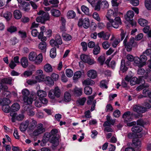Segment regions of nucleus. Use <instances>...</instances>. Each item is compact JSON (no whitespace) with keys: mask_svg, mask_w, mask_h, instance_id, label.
I'll return each instance as SVG.
<instances>
[{"mask_svg":"<svg viewBox=\"0 0 151 151\" xmlns=\"http://www.w3.org/2000/svg\"><path fill=\"white\" fill-rule=\"evenodd\" d=\"M23 101L24 104L27 105L31 104L33 101V99L30 96H29L26 97H24Z\"/></svg>","mask_w":151,"mask_h":151,"instance_id":"22","label":"nucleus"},{"mask_svg":"<svg viewBox=\"0 0 151 151\" xmlns=\"http://www.w3.org/2000/svg\"><path fill=\"white\" fill-rule=\"evenodd\" d=\"M89 56L87 55L82 54L81 55L80 58L83 62L86 63L88 60L89 59Z\"/></svg>","mask_w":151,"mask_h":151,"instance_id":"44","label":"nucleus"},{"mask_svg":"<svg viewBox=\"0 0 151 151\" xmlns=\"http://www.w3.org/2000/svg\"><path fill=\"white\" fill-rule=\"evenodd\" d=\"M142 128L140 127L135 125L132 128V131L134 133H139L142 130Z\"/></svg>","mask_w":151,"mask_h":151,"instance_id":"28","label":"nucleus"},{"mask_svg":"<svg viewBox=\"0 0 151 151\" xmlns=\"http://www.w3.org/2000/svg\"><path fill=\"white\" fill-rule=\"evenodd\" d=\"M37 14L39 15H41V16L37 17V22L44 24L46 21L50 20V16L48 12H45L42 10H40L37 13Z\"/></svg>","mask_w":151,"mask_h":151,"instance_id":"2","label":"nucleus"},{"mask_svg":"<svg viewBox=\"0 0 151 151\" xmlns=\"http://www.w3.org/2000/svg\"><path fill=\"white\" fill-rule=\"evenodd\" d=\"M19 8L25 12H28L30 10V4L27 2L23 1L22 3L19 5Z\"/></svg>","mask_w":151,"mask_h":151,"instance_id":"8","label":"nucleus"},{"mask_svg":"<svg viewBox=\"0 0 151 151\" xmlns=\"http://www.w3.org/2000/svg\"><path fill=\"white\" fill-rule=\"evenodd\" d=\"M131 112L127 111L125 112L123 114L122 116L123 118L124 119V122L125 123H127V122L130 121L131 119L130 115L131 114Z\"/></svg>","mask_w":151,"mask_h":151,"instance_id":"14","label":"nucleus"},{"mask_svg":"<svg viewBox=\"0 0 151 151\" xmlns=\"http://www.w3.org/2000/svg\"><path fill=\"white\" fill-rule=\"evenodd\" d=\"M14 18L17 19H20L22 16L21 13L18 10H16L14 11Z\"/></svg>","mask_w":151,"mask_h":151,"instance_id":"27","label":"nucleus"},{"mask_svg":"<svg viewBox=\"0 0 151 151\" xmlns=\"http://www.w3.org/2000/svg\"><path fill=\"white\" fill-rule=\"evenodd\" d=\"M83 83L86 85H91L95 83V82L91 79H88L85 80L83 82Z\"/></svg>","mask_w":151,"mask_h":151,"instance_id":"40","label":"nucleus"},{"mask_svg":"<svg viewBox=\"0 0 151 151\" xmlns=\"http://www.w3.org/2000/svg\"><path fill=\"white\" fill-rule=\"evenodd\" d=\"M130 3L132 5L136 6L139 4V0H131L130 1Z\"/></svg>","mask_w":151,"mask_h":151,"instance_id":"54","label":"nucleus"},{"mask_svg":"<svg viewBox=\"0 0 151 151\" xmlns=\"http://www.w3.org/2000/svg\"><path fill=\"white\" fill-rule=\"evenodd\" d=\"M87 75L89 78L94 79L97 76V73L96 71L94 70H90L87 72Z\"/></svg>","mask_w":151,"mask_h":151,"instance_id":"12","label":"nucleus"},{"mask_svg":"<svg viewBox=\"0 0 151 151\" xmlns=\"http://www.w3.org/2000/svg\"><path fill=\"white\" fill-rule=\"evenodd\" d=\"M37 95L40 99L45 97L47 96V93L45 91L42 90H40L37 91Z\"/></svg>","mask_w":151,"mask_h":151,"instance_id":"24","label":"nucleus"},{"mask_svg":"<svg viewBox=\"0 0 151 151\" xmlns=\"http://www.w3.org/2000/svg\"><path fill=\"white\" fill-rule=\"evenodd\" d=\"M37 122L34 119H31L28 126V128L31 130H33L37 126Z\"/></svg>","mask_w":151,"mask_h":151,"instance_id":"13","label":"nucleus"},{"mask_svg":"<svg viewBox=\"0 0 151 151\" xmlns=\"http://www.w3.org/2000/svg\"><path fill=\"white\" fill-rule=\"evenodd\" d=\"M44 69L45 71L48 73L51 72L53 70L52 68L49 64H46L44 66Z\"/></svg>","mask_w":151,"mask_h":151,"instance_id":"23","label":"nucleus"},{"mask_svg":"<svg viewBox=\"0 0 151 151\" xmlns=\"http://www.w3.org/2000/svg\"><path fill=\"white\" fill-rule=\"evenodd\" d=\"M136 123L137 125H139L141 127H144V125L146 124V122L142 119H139L137 120Z\"/></svg>","mask_w":151,"mask_h":151,"instance_id":"45","label":"nucleus"},{"mask_svg":"<svg viewBox=\"0 0 151 151\" xmlns=\"http://www.w3.org/2000/svg\"><path fill=\"white\" fill-rule=\"evenodd\" d=\"M138 84L141 83L142 85H145V81L143 78L141 77H139V78H137Z\"/></svg>","mask_w":151,"mask_h":151,"instance_id":"57","label":"nucleus"},{"mask_svg":"<svg viewBox=\"0 0 151 151\" xmlns=\"http://www.w3.org/2000/svg\"><path fill=\"white\" fill-rule=\"evenodd\" d=\"M134 63L137 64V65L139 68H141L142 66H140L139 65L142 64V63L140 60V58L138 57H135L134 58Z\"/></svg>","mask_w":151,"mask_h":151,"instance_id":"43","label":"nucleus"},{"mask_svg":"<svg viewBox=\"0 0 151 151\" xmlns=\"http://www.w3.org/2000/svg\"><path fill=\"white\" fill-rule=\"evenodd\" d=\"M98 61L101 63V65H103L105 60V58L103 56H100L98 59Z\"/></svg>","mask_w":151,"mask_h":151,"instance_id":"52","label":"nucleus"},{"mask_svg":"<svg viewBox=\"0 0 151 151\" xmlns=\"http://www.w3.org/2000/svg\"><path fill=\"white\" fill-rule=\"evenodd\" d=\"M113 110V108L111 105L110 104H107L106 106L105 111L106 112L108 111H112Z\"/></svg>","mask_w":151,"mask_h":151,"instance_id":"56","label":"nucleus"},{"mask_svg":"<svg viewBox=\"0 0 151 151\" xmlns=\"http://www.w3.org/2000/svg\"><path fill=\"white\" fill-rule=\"evenodd\" d=\"M98 37L100 38H102L105 40H108L110 36V35L107 34L102 31L97 34Z\"/></svg>","mask_w":151,"mask_h":151,"instance_id":"16","label":"nucleus"},{"mask_svg":"<svg viewBox=\"0 0 151 151\" xmlns=\"http://www.w3.org/2000/svg\"><path fill=\"white\" fill-rule=\"evenodd\" d=\"M52 90L56 97L59 98L60 96L61 91L58 87H56L54 89Z\"/></svg>","mask_w":151,"mask_h":151,"instance_id":"31","label":"nucleus"},{"mask_svg":"<svg viewBox=\"0 0 151 151\" xmlns=\"http://www.w3.org/2000/svg\"><path fill=\"white\" fill-rule=\"evenodd\" d=\"M59 76L57 74L55 73H53L51 76V78L53 80L56 81L58 78Z\"/></svg>","mask_w":151,"mask_h":151,"instance_id":"63","label":"nucleus"},{"mask_svg":"<svg viewBox=\"0 0 151 151\" xmlns=\"http://www.w3.org/2000/svg\"><path fill=\"white\" fill-rule=\"evenodd\" d=\"M81 9L84 13L87 15H90L89 8L84 5H83L81 7Z\"/></svg>","mask_w":151,"mask_h":151,"instance_id":"33","label":"nucleus"},{"mask_svg":"<svg viewBox=\"0 0 151 151\" xmlns=\"http://www.w3.org/2000/svg\"><path fill=\"white\" fill-rule=\"evenodd\" d=\"M139 58L142 63V64H140L139 66H143L146 64L145 62L147 59V57L144 55H142L140 56Z\"/></svg>","mask_w":151,"mask_h":151,"instance_id":"26","label":"nucleus"},{"mask_svg":"<svg viewBox=\"0 0 151 151\" xmlns=\"http://www.w3.org/2000/svg\"><path fill=\"white\" fill-rule=\"evenodd\" d=\"M37 56L36 53L34 52H31L29 55L28 58L29 60L34 61L36 58Z\"/></svg>","mask_w":151,"mask_h":151,"instance_id":"32","label":"nucleus"},{"mask_svg":"<svg viewBox=\"0 0 151 151\" xmlns=\"http://www.w3.org/2000/svg\"><path fill=\"white\" fill-rule=\"evenodd\" d=\"M37 127V129L33 132V134L34 136H38L45 132V129L43 127V124L41 123L38 124Z\"/></svg>","mask_w":151,"mask_h":151,"instance_id":"5","label":"nucleus"},{"mask_svg":"<svg viewBox=\"0 0 151 151\" xmlns=\"http://www.w3.org/2000/svg\"><path fill=\"white\" fill-rule=\"evenodd\" d=\"M67 16L68 18L72 19L75 17L76 13L73 11L70 10L68 12Z\"/></svg>","mask_w":151,"mask_h":151,"instance_id":"36","label":"nucleus"},{"mask_svg":"<svg viewBox=\"0 0 151 151\" xmlns=\"http://www.w3.org/2000/svg\"><path fill=\"white\" fill-rule=\"evenodd\" d=\"M22 93L23 98L29 96V91L27 89H23L22 90Z\"/></svg>","mask_w":151,"mask_h":151,"instance_id":"42","label":"nucleus"},{"mask_svg":"<svg viewBox=\"0 0 151 151\" xmlns=\"http://www.w3.org/2000/svg\"><path fill=\"white\" fill-rule=\"evenodd\" d=\"M62 36L64 39L66 41H69L71 39V36L68 34L63 33Z\"/></svg>","mask_w":151,"mask_h":151,"instance_id":"49","label":"nucleus"},{"mask_svg":"<svg viewBox=\"0 0 151 151\" xmlns=\"http://www.w3.org/2000/svg\"><path fill=\"white\" fill-rule=\"evenodd\" d=\"M66 74L68 77H71L73 74V71L71 69H67L66 70Z\"/></svg>","mask_w":151,"mask_h":151,"instance_id":"51","label":"nucleus"},{"mask_svg":"<svg viewBox=\"0 0 151 151\" xmlns=\"http://www.w3.org/2000/svg\"><path fill=\"white\" fill-rule=\"evenodd\" d=\"M7 30L8 31L12 33L15 32L17 30V28L14 26H11L8 28Z\"/></svg>","mask_w":151,"mask_h":151,"instance_id":"53","label":"nucleus"},{"mask_svg":"<svg viewBox=\"0 0 151 151\" xmlns=\"http://www.w3.org/2000/svg\"><path fill=\"white\" fill-rule=\"evenodd\" d=\"M12 79L10 78H5L2 79L1 80V82L3 83H7L10 84L11 83Z\"/></svg>","mask_w":151,"mask_h":151,"instance_id":"39","label":"nucleus"},{"mask_svg":"<svg viewBox=\"0 0 151 151\" xmlns=\"http://www.w3.org/2000/svg\"><path fill=\"white\" fill-rule=\"evenodd\" d=\"M130 84L132 86H133L137 83V78L136 77H134L131 79L130 81Z\"/></svg>","mask_w":151,"mask_h":151,"instance_id":"46","label":"nucleus"},{"mask_svg":"<svg viewBox=\"0 0 151 151\" xmlns=\"http://www.w3.org/2000/svg\"><path fill=\"white\" fill-rule=\"evenodd\" d=\"M20 63L24 68H27L28 65V62L27 58L25 57H22L21 59Z\"/></svg>","mask_w":151,"mask_h":151,"instance_id":"15","label":"nucleus"},{"mask_svg":"<svg viewBox=\"0 0 151 151\" xmlns=\"http://www.w3.org/2000/svg\"><path fill=\"white\" fill-rule=\"evenodd\" d=\"M20 109V106L17 103H14L11 107V111L12 112L18 111Z\"/></svg>","mask_w":151,"mask_h":151,"instance_id":"21","label":"nucleus"},{"mask_svg":"<svg viewBox=\"0 0 151 151\" xmlns=\"http://www.w3.org/2000/svg\"><path fill=\"white\" fill-rule=\"evenodd\" d=\"M106 17L109 21L107 24V27L108 28L112 26L114 28H117L119 27V24H122L120 17H116L115 13L112 10H108Z\"/></svg>","mask_w":151,"mask_h":151,"instance_id":"1","label":"nucleus"},{"mask_svg":"<svg viewBox=\"0 0 151 151\" xmlns=\"http://www.w3.org/2000/svg\"><path fill=\"white\" fill-rule=\"evenodd\" d=\"M120 30L121 31V33L120 34L121 41H122L125 37L126 32L122 29H120Z\"/></svg>","mask_w":151,"mask_h":151,"instance_id":"62","label":"nucleus"},{"mask_svg":"<svg viewBox=\"0 0 151 151\" xmlns=\"http://www.w3.org/2000/svg\"><path fill=\"white\" fill-rule=\"evenodd\" d=\"M134 15V13L132 11H129L127 12L126 16L124 17L127 21L129 20L130 19L132 18Z\"/></svg>","mask_w":151,"mask_h":151,"instance_id":"17","label":"nucleus"},{"mask_svg":"<svg viewBox=\"0 0 151 151\" xmlns=\"http://www.w3.org/2000/svg\"><path fill=\"white\" fill-rule=\"evenodd\" d=\"M50 45L52 47H58L57 44V43L55 40L54 39H51L50 40Z\"/></svg>","mask_w":151,"mask_h":151,"instance_id":"58","label":"nucleus"},{"mask_svg":"<svg viewBox=\"0 0 151 151\" xmlns=\"http://www.w3.org/2000/svg\"><path fill=\"white\" fill-rule=\"evenodd\" d=\"M12 16V14L9 12H7L4 14V17L7 20H9Z\"/></svg>","mask_w":151,"mask_h":151,"instance_id":"50","label":"nucleus"},{"mask_svg":"<svg viewBox=\"0 0 151 151\" xmlns=\"http://www.w3.org/2000/svg\"><path fill=\"white\" fill-rule=\"evenodd\" d=\"M35 58L34 61H35V63L37 65L39 64L42 60V54L40 53Z\"/></svg>","mask_w":151,"mask_h":151,"instance_id":"20","label":"nucleus"},{"mask_svg":"<svg viewBox=\"0 0 151 151\" xmlns=\"http://www.w3.org/2000/svg\"><path fill=\"white\" fill-rule=\"evenodd\" d=\"M78 25L79 27H83L86 29H87L90 26V21L88 18H86L83 19L82 18L79 19L78 22Z\"/></svg>","mask_w":151,"mask_h":151,"instance_id":"4","label":"nucleus"},{"mask_svg":"<svg viewBox=\"0 0 151 151\" xmlns=\"http://www.w3.org/2000/svg\"><path fill=\"white\" fill-rule=\"evenodd\" d=\"M81 75V73L80 71L76 72L74 74L73 79L74 80H77L79 78Z\"/></svg>","mask_w":151,"mask_h":151,"instance_id":"41","label":"nucleus"},{"mask_svg":"<svg viewBox=\"0 0 151 151\" xmlns=\"http://www.w3.org/2000/svg\"><path fill=\"white\" fill-rule=\"evenodd\" d=\"M32 71L26 70L24 71L23 73V75L24 76L27 77L32 75Z\"/></svg>","mask_w":151,"mask_h":151,"instance_id":"60","label":"nucleus"},{"mask_svg":"<svg viewBox=\"0 0 151 151\" xmlns=\"http://www.w3.org/2000/svg\"><path fill=\"white\" fill-rule=\"evenodd\" d=\"M56 55V48H52L50 52V56L52 58H55Z\"/></svg>","mask_w":151,"mask_h":151,"instance_id":"37","label":"nucleus"},{"mask_svg":"<svg viewBox=\"0 0 151 151\" xmlns=\"http://www.w3.org/2000/svg\"><path fill=\"white\" fill-rule=\"evenodd\" d=\"M51 12L52 16L56 17H59L61 14L59 10L54 9L51 10Z\"/></svg>","mask_w":151,"mask_h":151,"instance_id":"18","label":"nucleus"},{"mask_svg":"<svg viewBox=\"0 0 151 151\" xmlns=\"http://www.w3.org/2000/svg\"><path fill=\"white\" fill-rule=\"evenodd\" d=\"M138 22L141 26L142 27L146 26L148 24V22L147 20L143 19H139Z\"/></svg>","mask_w":151,"mask_h":151,"instance_id":"30","label":"nucleus"},{"mask_svg":"<svg viewBox=\"0 0 151 151\" xmlns=\"http://www.w3.org/2000/svg\"><path fill=\"white\" fill-rule=\"evenodd\" d=\"M92 89L89 86H86L84 88V93L87 95H91L92 93Z\"/></svg>","mask_w":151,"mask_h":151,"instance_id":"29","label":"nucleus"},{"mask_svg":"<svg viewBox=\"0 0 151 151\" xmlns=\"http://www.w3.org/2000/svg\"><path fill=\"white\" fill-rule=\"evenodd\" d=\"M86 99L85 97L81 99H80L77 101V103L79 105H83L86 101Z\"/></svg>","mask_w":151,"mask_h":151,"instance_id":"47","label":"nucleus"},{"mask_svg":"<svg viewBox=\"0 0 151 151\" xmlns=\"http://www.w3.org/2000/svg\"><path fill=\"white\" fill-rule=\"evenodd\" d=\"M145 5L147 9L151 10V2L150 0H145Z\"/></svg>","mask_w":151,"mask_h":151,"instance_id":"38","label":"nucleus"},{"mask_svg":"<svg viewBox=\"0 0 151 151\" xmlns=\"http://www.w3.org/2000/svg\"><path fill=\"white\" fill-rule=\"evenodd\" d=\"M120 115V112L119 110H116L113 113V115L115 117H119Z\"/></svg>","mask_w":151,"mask_h":151,"instance_id":"64","label":"nucleus"},{"mask_svg":"<svg viewBox=\"0 0 151 151\" xmlns=\"http://www.w3.org/2000/svg\"><path fill=\"white\" fill-rule=\"evenodd\" d=\"M74 95L78 96L82 95L83 89L81 88H78L76 87L74 89Z\"/></svg>","mask_w":151,"mask_h":151,"instance_id":"19","label":"nucleus"},{"mask_svg":"<svg viewBox=\"0 0 151 151\" xmlns=\"http://www.w3.org/2000/svg\"><path fill=\"white\" fill-rule=\"evenodd\" d=\"M134 41V37H132L130 39V41L128 42L127 45V47H130L132 46Z\"/></svg>","mask_w":151,"mask_h":151,"instance_id":"55","label":"nucleus"},{"mask_svg":"<svg viewBox=\"0 0 151 151\" xmlns=\"http://www.w3.org/2000/svg\"><path fill=\"white\" fill-rule=\"evenodd\" d=\"M10 114L12 117V122H15L16 120L18 121H21L23 120L24 117V116L22 113V114L17 115L16 113L10 112Z\"/></svg>","mask_w":151,"mask_h":151,"instance_id":"6","label":"nucleus"},{"mask_svg":"<svg viewBox=\"0 0 151 151\" xmlns=\"http://www.w3.org/2000/svg\"><path fill=\"white\" fill-rule=\"evenodd\" d=\"M2 110L6 113H8L10 111H11V107L9 105L2 106Z\"/></svg>","mask_w":151,"mask_h":151,"instance_id":"48","label":"nucleus"},{"mask_svg":"<svg viewBox=\"0 0 151 151\" xmlns=\"http://www.w3.org/2000/svg\"><path fill=\"white\" fill-rule=\"evenodd\" d=\"M149 86V85H140L139 86H138L136 88V90L137 91H139L142 89H143L145 88H147Z\"/></svg>","mask_w":151,"mask_h":151,"instance_id":"59","label":"nucleus"},{"mask_svg":"<svg viewBox=\"0 0 151 151\" xmlns=\"http://www.w3.org/2000/svg\"><path fill=\"white\" fill-rule=\"evenodd\" d=\"M131 62V61L127 60H126L124 59L122 60L121 61L120 70L123 73H124L127 70L128 68L127 67V66L130 65Z\"/></svg>","mask_w":151,"mask_h":151,"instance_id":"7","label":"nucleus"},{"mask_svg":"<svg viewBox=\"0 0 151 151\" xmlns=\"http://www.w3.org/2000/svg\"><path fill=\"white\" fill-rule=\"evenodd\" d=\"M71 100V97L70 93L68 92H65L64 95V100L65 102H68Z\"/></svg>","mask_w":151,"mask_h":151,"instance_id":"25","label":"nucleus"},{"mask_svg":"<svg viewBox=\"0 0 151 151\" xmlns=\"http://www.w3.org/2000/svg\"><path fill=\"white\" fill-rule=\"evenodd\" d=\"M132 146L136 150H140L139 148L141 147V142L137 139H134L133 140V144Z\"/></svg>","mask_w":151,"mask_h":151,"instance_id":"9","label":"nucleus"},{"mask_svg":"<svg viewBox=\"0 0 151 151\" xmlns=\"http://www.w3.org/2000/svg\"><path fill=\"white\" fill-rule=\"evenodd\" d=\"M11 101L9 99L5 98L3 99V100L2 99L1 104L2 106L9 105Z\"/></svg>","mask_w":151,"mask_h":151,"instance_id":"34","label":"nucleus"},{"mask_svg":"<svg viewBox=\"0 0 151 151\" xmlns=\"http://www.w3.org/2000/svg\"><path fill=\"white\" fill-rule=\"evenodd\" d=\"M133 110L137 113H144L147 111V109L145 107L138 105H135L133 106Z\"/></svg>","mask_w":151,"mask_h":151,"instance_id":"10","label":"nucleus"},{"mask_svg":"<svg viewBox=\"0 0 151 151\" xmlns=\"http://www.w3.org/2000/svg\"><path fill=\"white\" fill-rule=\"evenodd\" d=\"M43 138L52 143L53 146L54 147H56L58 145L59 140L57 137L52 136L50 134V133H45L43 136Z\"/></svg>","mask_w":151,"mask_h":151,"instance_id":"3","label":"nucleus"},{"mask_svg":"<svg viewBox=\"0 0 151 151\" xmlns=\"http://www.w3.org/2000/svg\"><path fill=\"white\" fill-rule=\"evenodd\" d=\"M29 123V121L27 120L22 122L19 127L20 131L22 132L25 131L27 128L28 127Z\"/></svg>","mask_w":151,"mask_h":151,"instance_id":"11","label":"nucleus"},{"mask_svg":"<svg viewBox=\"0 0 151 151\" xmlns=\"http://www.w3.org/2000/svg\"><path fill=\"white\" fill-rule=\"evenodd\" d=\"M55 40L58 45H60L62 43V41L60 35L57 34L55 37Z\"/></svg>","mask_w":151,"mask_h":151,"instance_id":"35","label":"nucleus"},{"mask_svg":"<svg viewBox=\"0 0 151 151\" xmlns=\"http://www.w3.org/2000/svg\"><path fill=\"white\" fill-rule=\"evenodd\" d=\"M48 96L51 99H54L55 97V93H54L52 90H51L49 92L48 94Z\"/></svg>","mask_w":151,"mask_h":151,"instance_id":"61","label":"nucleus"}]
</instances>
